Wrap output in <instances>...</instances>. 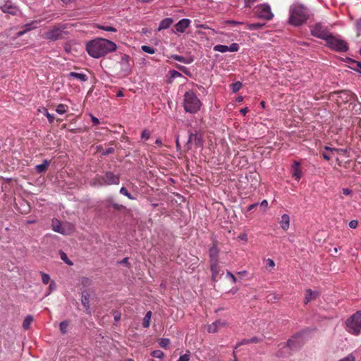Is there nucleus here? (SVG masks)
<instances>
[{
  "label": "nucleus",
  "mask_w": 361,
  "mask_h": 361,
  "mask_svg": "<svg viewBox=\"0 0 361 361\" xmlns=\"http://www.w3.org/2000/svg\"><path fill=\"white\" fill-rule=\"evenodd\" d=\"M116 49V44L104 38H97L86 44L88 54L95 59H99Z\"/></svg>",
  "instance_id": "1"
},
{
  "label": "nucleus",
  "mask_w": 361,
  "mask_h": 361,
  "mask_svg": "<svg viewBox=\"0 0 361 361\" xmlns=\"http://www.w3.org/2000/svg\"><path fill=\"white\" fill-rule=\"evenodd\" d=\"M309 18L308 10L302 5H294L290 10L289 23L294 26L305 23Z\"/></svg>",
  "instance_id": "2"
},
{
  "label": "nucleus",
  "mask_w": 361,
  "mask_h": 361,
  "mask_svg": "<svg viewBox=\"0 0 361 361\" xmlns=\"http://www.w3.org/2000/svg\"><path fill=\"white\" fill-rule=\"evenodd\" d=\"M201 104L200 100L192 91L185 93L183 106L185 111L191 114L196 113L200 110Z\"/></svg>",
  "instance_id": "3"
},
{
  "label": "nucleus",
  "mask_w": 361,
  "mask_h": 361,
  "mask_svg": "<svg viewBox=\"0 0 361 361\" xmlns=\"http://www.w3.org/2000/svg\"><path fill=\"white\" fill-rule=\"evenodd\" d=\"M326 46L331 50L337 52H345L348 49V43L339 35L331 33L325 40Z\"/></svg>",
  "instance_id": "4"
},
{
  "label": "nucleus",
  "mask_w": 361,
  "mask_h": 361,
  "mask_svg": "<svg viewBox=\"0 0 361 361\" xmlns=\"http://www.w3.org/2000/svg\"><path fill=\"white\" fill-rule=\"evenodd\" d=\"M346 330L353 335H359L361 333V311H357L350 316L345 322Z\"/></svg>",
  "instance_id": "5"
},
{
  "label": "nucleus",
  "mask_w": 361,
  "mask_h": 361,
  "mask_svg": "<svg viewBox=\"0 0 361 361\" xmlns=\"http://www.w3.org/2000/svg\"><path fill=\"white\" fill-rule=\"evenodd\" d=\"M64 26H55L48 30L43 34V37L46 39L56 41L64 39L67 35V32L64 30Z\"/></svg>",
  "instance_id": "6"
},
{
  "label": "nucleus",
  "mask_w": 361,
  "mask_h": 361,
  "mask_svg": "<svg viewBox=\"0 0 361 361\" xmlns=\"http://www.w3.org/2000/svg\"><path fill=\"white\" fill-rule=\"evenodd\" d=\"M311 35L317 38L326 40L331 34L327 27L322 23H317L310 26Z\"/></svg>",
  "instance_id": "7"
},
{
  "label": "nucleus",
  "mask_w": 361,
  "mask_h": 361,
  "mask_svg": "<svg viewBox=\"0 0 361 361\" xmlns=\"http://www.w3.org/2000/svg\"><path fill=\"white\" fill-rule=\"evenodd\" d=\"M254 12L259 18H263L267 20H271L274 16L271 11L270 6L265 4L257 6L254 8Z\"/></svg>",
  "instance_id": "8"
},
{
  "label": "nucleus",
  "mask_w": 361,
  "mask_h": 361,
  "mask_svg": "<svg viewBox=\"0 0 361 361\" xmlns=\"http://www.w3.org/2000/svg\"><path fill=\"white\" fill-rule=\"evenodd\" d=\"M203 141L202 135L197 131L195 133H190L188 136V140L187 142V147L188 149H191V145H194L197 147L202 146Z\"/></svg>",
  "instance_id": "9"
},
{
  "label": "nucleus",
  "mask_w": 361,
  "mask_h": 361,
  "mask_svg": "<svg viewBox=\"0 0 361 361\" xmlns=\"http://www.w3.org/2000/svg\"><path fill=\"white\" fill-rule=\"evenodd\" d=\"M219 262L220 261L209 262L210 270L212 272V280L214 282L219 281L224 273L219 265Z\"/></svg>",
  "instance_id": "10"
},
{
  "label": "nucleus",
  "mask_w": 361,
  "mask_h": 361,
  "mask_svg": "<svg viewBox=\"0 0 361 361\" xmlns=\"http://www.w3.org/2000/svg\"><path fill=\"white\" fill-rule=\"evenodd\" d=\"M0 8L2 12L11 14L13 16L17 15L19 11L18 8L11 1H6L3 6L0 7Z\"/></svg>",
  "instance_id": "11"
},
{
  "label": "nucleus",
  "mask_w": 361,
  "mask_h": 361,
  "mask_svg": "<svg viewBox=\"0 0 361 361\" xmlns=\"http://www.w3.org/2000/svg\"><path fill=\"white\" fill-rule=\"evenodd\" d=\"M299 346H300V343L297 341H295L293 338L289 339L287 341L286 344L284 345L283 347L281 348V351L279 353H280L279 355L280 356H283V355L282 354L283 350L287 351V353L289 354L290 353L288 352L289 350L296 349Z\"/></svg>",
  "instance_id": "12"
},
{
  "label": "nucleus",
  "mask_w": 361,
  "mask_h": 361,
  "mask_svg": "<svg viewBox=\"0 0 361 361\" xmlns=\"http://www.w3.org/2000/svg\"><path fill=\"white\" fill-rule=\"evenodd\" d=\"M106 185H118L120 183L119 176L114 174L113 172L107 171L105 173Z\"/></svg>",
  "instance_id": "13"
},
{
  "label": "nucleus",
  "mask_w": 361,
  "mask_h": 361,
  "mask_svg": "<svg viewBox=\"0 0 361 361\" xmlns=\"http://www.w3.org/2000/svg\"><path fill=\"white\" fill-rule=\"evenodd\" d=\"M338 94H340V97L345 102H355L357 99V96L350 91L343 90L339 92Z\"/></svg>",
  "instance_id": "14"
},
{
  "label": "nucleus",
  "mask_w": 361,
  "mask_h": 361,
  "mask_svg": "<svg viewBox=\"0 0 361 361\" xmlns=\"http://www.w3.org/2000/svg\"><path fill=\"white\" fill-rule=\"evenodd\" d=\"M300 166V162L295 161L291 168L292 176L296 180H299L302 177V170Z\"/></svg>",
  "instance_id": "15"
},
{
  "label": "nucleus",
  "mask_w": 361,
  "mask_h": 361,
  "mask_svg": "<svg viewBox=\"0 0 361 361\" xmlns=\"http://www.w3.org/2000/svg\"><path fill=\"white\" fill-rule=\"evenodd\" d=\"M190 20L183 18L175 25V29L176 32L183 33L189 27L190 24Z\"/></svg>",
  "instance_id": "16"
},
{
  "label": "nucleus",
  "mask_w": 361,
  "mask_h": 361,
  "mask_svg": "<svg viewBox=\"0 0 361 361\" xmlns=\"http://www.w3.org/2000/svg\"><path fill=\"white\" fill-rule=\"evenodd\" d=\"M219 250L216 244H214L209 250V262L219 261Z\"/></svg>",
  "instance_id": "17"
},
{
  "label": "nucleus",
  "mask_w": 361,
  "mask_h": 361,
  "mask_svg": "<svg viewBox=\"0 0 361 361\" xmlns=\"http://www.w3.org/2000/svg\"><path fill=\"white\" fill-rule=\"evenodd\" d=\"M226 326V322L221 320H217L208 326V331L209 333H216L219 329Z\"/></svg>",
  "instance_id": "18"
},
{
  "label": "nucleus",
  "mask_w": 361,
  "mask_h": 361,
  "mask_svg": "<svg viewBox=\"0 0 361 361\" xmlns=\"http://www.w3.org/2000/svg\"><path fill=\"white\" fill-rule=\"evenodd\" d=\"M90 294L87 290H85L82 293L81 302L85 310L88 312L90 310Z\"/></svg>",
  "instance_id": "19"
},
{
  "label": "nucleus",
  "mask_w": 361,
  "mask_h": 361,
  "mask_svg": "<svg viewBox=\"0 0 361 361\" xmlns=\"http://www.w3.org/2000/svg\"><path fill=\"white\" fill-rule=\"evenodd\" d=\"M51 161L44 159L41 164H37L35 166V171L38 173H45L50 165Z\"/></svg>",
  "instance_id": "20"
},
{
  "label": "nucleus",
  "mask_w": 361,
  "mask_h": 361,
  "mask_svg": "<svg viewBox=\"0 0 361 361\" xmlns=\"http://www.w3.org/2000/svg\"><path fill=\"white\" fill-rule=\"evenodd\" d=\"M318 294L317 292L312 291L311 289L306 290L305 296V303L307 304L309 302L315 300Z\"/></svg>",
  "instance_id": "21"
},
{
  "label": "nucleus",
  "mask_w": 361,
  "mask_h": 361,
  "mask_svg": "<svg viewBox=\"0 0 361 361\" xmlns=\"http://www.w3.org/2000/svg\"><path fill=\"white\" fill-rule=\"evenodd\" d=\"M290 217L288 214H283L281 216L280 221V225L283 230L287 231L289 228Z\"/></svg>",
  "instance_id": "22"
},
{
  "label": "nucleus",
  "mask_w": 361,
  "mask_h": 361,
  "mask_svg": "<svg viewBox=\"0 0 361 361\" xmlns=\"http://www.w3.org/2000/svg\"><path fill=\"white\" fill-rule=\"evenodd\" d=\"M171 58L185 64H190L193 61V59L192 57L185 58L184 56L176 54L172 55Z\"/></svg>",
  "instance_id": "23"
},
{
  "label": "nucleus",
  "mask_w": 361,
  "mask_h": 361,
  "mask_svg": "<svg viewBox=\"0 0 361 361\" xmlns=\"http://www.w3.org/2000/svg\"><path fill=\"white\" fill-rule=\"evenodd\" d=\"M173 23V19L166 18L159 23V30L161 29H167Z\"/></svg>",
  "instance_id": "24"
},
{
  "label": "nucleus",
  "mask_w": 361,
  "mask_h": 361,
  "mask_svg": "<svg viewBox=\"0 0 361 361\" xmlns=\"http://www.w3.org/2000/svg\"><path fill=\"white\" fill-rule=\"evenodd\" d=\"M52 226H53V230L54 231L62 233V234H66L65 230L63 229L61 224L58 220H56V219L53 220Z\"/></svg>",
  "instance_id": "25"
},
{
  "label": "nucleus",
  "mask_w": 361,
  "mask_h": 361,
  "mask_svg": "<svg viewBox=\"0 0 361 361\" xmlns=\"http://www.w3.org/2000/svg\"><path fill=\"white\" fill-rule=\"evenodd\" d=\"M94 185L99 186L107 185L105 176L97 175L94 178Z\"/></svg>",
  "instance_id": "26"
},
{
  "label": "nucleus",
  "mask_w": 361,
  "mask_h": 361,
  "mask_svg": "<svg viewBox=\"0 0 361 361\" xmlns=\"http://www.w3.org/2000/svg\"><path fill=\"white\" fill-rule=\"evenodd\" d=\"M69 77L75 78L80 81L85 82L87 80V76L84 73L71 72Z\"/></svg>",
  "instance_id": "27"
},
{
  "label": "nucleus",
  "mask_w": 361,
  "mask_h": 361,
  "mask_svg": "<svg viewBox=\"0 0 361 361\" xmlns=\"http://www.w3.org/2000/svg\"><path fill=\"white\" fill-rule=\"evenodd\" d=\"M33 322V317L32 315H27L23 322V327L24 329H29L32 322Z\"/></svg>",
  "instance_id": "28"
},
{
  "label": "nucleus",
  "mask_w": 361,
  "mask_h": 361,
  "mask_svg": "<svg viewBox=\"0 0 361 361\" xmlns=\"http://www.w3.org/2000/svg\"><path fill=\"white\" fill-rule=\"evenodd\" d=\"M68 326L69 322L67 320L63 321L60 323L59 329L62 334H66L67 333Z\"/></svg>",
  "instance_id": "29"
},
{
  "label": "nucleus",
  "mask_w": 361,
  "mask_h": 361,
  "mask_svg": "<svg viewBox=\"0 0 361 361\" xmlns=\"http://www.w3.org/2000/svg\"><path fill=\"white\" fill-rule=\"evenodd\" d=\"M68 106L66 104H60L56 108V111L59 114H63L68 111Z\"/></svg>",
  "instance_id": "30"
},
{
  "label": "nucleus",
  "mask_w": 361,
  "mask_h": 361,
  "mask_svg": "<svg viewBox=\"0 0 361 361\" xmlns=\"http://www.w3.org/2000/svg\"><path fill=\"white\" fill-rule=\"evenodd\" d=\"M264 25V24H262V23H248L246 25V27L250 30H259V29H261L262 27H263V26Z\"/></svg>",
  "instance_id": "31"
},
{
  "label": "nucleus",
  "mask_w": 361,
  "mask_h": 361,
  "mask_svg": "<svg viewBox=\"0 0 361 361\" xmlns=\"http://www.w3.org/2000/svg\"><path fill=\"white\" fill-rule=\"evenodd\" d=\"M152 312L150 311L147 312L146 315L145 316L142 322V326L145 328H147L149 326L150 319H151Z\"/></svg>",
  "instance_id": "32"
},
{
  "label": "nucleus",
  "mask_w": 361,
  "mask_h": 361,
  "mask_svg": "<svg viewBox=\"0 0 361 361\" xmlns=\"http://www.w3.org/2000/svg\"><path fill=\"white\" fill-rule=\"evenodd\" d=\"M59 255H60V258H61V260H63V261L66 264H67L68 265L71 266V265H73V262H72V261H71V260L68 259V257L67 255H66L63 251L60 250V251H59Z\"/></svg>",
  "instance_id": "33"
},
{
  "label": "nucleus",
  "mask_w": 361,
  "mask_h": 361,
  "mask_svg": "<svg viewBox=\"0 0 361 361\" xmlns=\"http://www.w3.org/2000/svg\"><path fill=\"white\" fill-rule=\"evenodd\" d=\"M171 345V341L168 338H161L159 341V346L164 349H169Z\"/></svg>",
  "instance_id": "34"
},
{
  "label": "nucleus",
  "mask_w": 361,
  "mask_h": 361,
  "mask_svg": "<svg viewBox=\"0 0 361 361\" xmlns=\"http://www.w3.org/2000/svg\"><path fill=\"white\" fill-rule=\"evenodd\" d=\"M214 50L216 51L221 52V53L228 51V46L222 45V44L215 45L214 47Z\"/></svg>",
  "instance_id": "35"
},
{
  "label": "nucleus",
  "mask_w": 361,
  "mask_h": 361,
  "mask_svg": "<svg viewBox=\"0 0 361 361\" xmlns=\"http://www.w3.org/2000/svg\"><path fill=\"white\" fill-rule=\"evenodd\" d=\"M97 27H98L100 30H104V31H107V32H116L117 31L116 28H115L114 27H111V26H109V25H97Z\"/></svg>",
  "instance_id": "36"
},
{
  "label": "nucleus",
  "mask_w": 361,
  "mask_h": 361,
  "mask_svg": "<svg viewBox=\"0 0 361 361\" xmlns=\"http://www.w3.org/2000/svg\"><path fill=\"white\" fill-rule=\"evenodd\" d=\"M241 87H242V83L239 81L235 82L231 85V89L234 93L239 91Z\"/></svg>",
  "instance_id": "37"
},
{
  "label": "nucleus",
  "mask_w": 361,
  "mask_h": 361,
  "mask_svg": "<svg viewBox=\"0 0 361 361\" xmlns=\"http://www.w3.org/2000/svg\"><path fill=\"white\" fill-rule=\"evenodd\" d=\"M120 193L126 196L128 198H129L130 200H133L134 198L133 197V196L131 195V194L130 192H128V191L127 190V189L124 187H122L121 189H120Z\"/></svg>",
  "instance_id": "38"
},
{
  "label": "nucleus",
  "mask_w": 361,
  "mask_h": 361,
  "mask_svg": "<svg viewBox=\"0 0 361 361\" xmlns=\"http://www.w3.org/2000/svg\"><path fill=\"white\" fill-rule=\"evenodd\" d=\"M41 276H42V281L44 284H48L50 282L51 279H50V276L49 274L42 272Z\"/></svg>",
  "instance_id": "39"
},
{
  "label": "nucleus",
  "mask_w": 361,
  "mask_h": 361,
  "mask_svg": "<svg viewBox=\"0 0 361 361\" xmlns=\"http://www.w3.org/2000/svg\"><path fill=\"white\" fill-rule=\"evenodd\" d=\"M142 50L146 53H148V54H154L155 51H154V49L151 47H149V46H147V45H142V47H141Z\"/></svg>",
  "instance_id": "40"
},
{
  "label": "nucleus",
  "mask_w": 361,
  "mask_h": 361,
  "mask_svg": "<svg viewBox=\"0 0 361 361\" xmlns=\"http://www.w3.org/2000/svg\"><path fill=\"white\" fill-rule=\"evenodd\" d=\"M44 115L48 118L49 123H53L55 119V116L54 114H51L48 112L47 109L44 110Z\"/></svg>",
  "instance_id": "41"
},
{
  "label": "nucleus",
  "mask_w": 361,
  "mask_h": 361,
  "mask_svg": "<svg viewBox=\"0 0 361 361\" xmlns=\"http://www.w3.org/2000/svg\"><path fill=\"white\" fill-rule=\"evenodd\" d=\"M228 51L235 52L239 49V45L237 43H232L229 47L228 46Z\"/></svg>",
  "instance_id": "42"
},
{
  "label": "nucleus",
  "mask_w": 361,
  "mask_h": 361,
  "mask_svg": "<svg viewBox=\"0 0 361 361\" xmlns=\"http://www.w3.org/2000/svg\"><path fill=\"white\" fill-rule=\"evenodd\" d=\"M36 25H37L36 22H32L30 23H27V24L25 25L24 27H25L26 31L27 32V31H30V30H32L36 28L37 27Z\"/></svg>",
  "instance_id": "43"
},
{
  "label": "nucleus",
  "mask_w": 361,
  "mask_h": 361,
  "mask_svg": "<svg viewBox=\"0 0 361 361\" xmlns=\"http://www.w3.org/2000/svg\"><path fill=\"white\" fill-rule=\"evenodd\" d=\"M260 340L257 337H253L250 339H245L242 341V344H247L250 343H258Z\"/></svg>",
  "instance_id": "44"
},
{
  "label": "nucleus",
  "mask_w": 361,
  "mask_h": 361,
  "mask_svg": "<svg viewBox=\"0 0 361 361\" xmlns=\"http://www.w3.org/2000/svg\"><path fill=\"white\" fill-rule=\"evenodd\" d=\"M338 361H355V356L353 353H350L346 357L339 360Z\"/></svg>",
  "instance_id": "45"
},
{
  "label": "nucleus",
  "mask_w": 361,
  "mask_h": 361,
  "mask_svg": "<svg viewBox=\"0 0 361 361\" xmlns=\"http://www.w3.org/2000/svg\"><path fill=\"white\" fill-rule=\"evenodd\" d=\"M115 152V149L114 147H109L107 148L106 149L104 150L102 152V154L104 155V156H107L109 154H114Z\"/></svg>",
  "instance_id": "46"
},
{
  "label": "nucleus",
  "mask_w": 361,
  "mask_h": 361,
  "mask_svg": "<svg viewBox=\"0 0 361 361\" xmlns=\"http://www.w3.org/2000/svg\"><path fill=\"white\" fill-rule=\"evenodd\" d=\"M356 27H357V37H361V18L357 21Z\"/></svg>",
  "instance_id": "47"
},
{
  "label": "nucleus",
  "mask_w": 361,
  "mask_h": 361,
  "mask_svg": "<svg viewBox=\"0 0 361 361\" xmlns=\"http://www.w3.org/2000/svg\"><path fill=\"white\" fill-rule=\"evenodd\" d=\"M150 137V133L149 130H145L142 133V135H141V137H142V140L146 141Z\"/></svg>",
  "instance_id": "48"
},
{
  "label": "nucleus",
  "mask_w": 361,
  "mask_h": 361,
  "mask_svg": "<svg viewBox=\"0 0 361 361\" xmlns=\"http://www.w3.org/2000/svg\"><path fill=\"white\" fill-rule=\"evenodd\" d=\"M353 64L355 65V67H353V68L356 70L357 72L361 73V63L353 61Z\"/></svg>",
  "instance_id": "49"
},
{
  "label": "nucleus",
  "mask_w": 361,
  "mask_h": 361,
  "mask_svg": "<svg viewBox=\"0 0 361 361\" xmlns=\"http://www.w3.org/2000/svg\"><path fill=\"white\" fill-rule=\"evenodd\" d=\"M226 276L231 279L233 283H235L237 282V278L230 271H227Z\"/></svg>",
  "instance_id": "50"
},
{
  "label": "nucleus",
  "mask_w": 361,
  "mask_h": 361,
  "mask_svg": "<svg viewBox=\"0 0 361 361\" xmlns=\"http://www.w3.org/2000/svg\"><path fill=\"white\" fill-rule=\"evenodd\" d=\"M190 360V355L184 354L180 355L178 360V361H189Z\"/></svg>",
  "instance_id": "51"
},
{
  "label": "nucleus",
  "mask_w": 361,
  "mask_h": 361,
  "mask_svg": "<svg viewBox=\"0 0 361 361\" xmlns=\"http://www.w3.org/2000/svg\"><path fill=\"white\" fill-rule=\"evenodd\" d=\"M266 264H267V267H270V268H274L275 266V263H274V260H272L271 259H267L266 260Z\"/></svg>",
  "instance_id": "52"
},
{
  "label": "nucleus",
  "mask_w": 361,
  "mask_h": 361,
  "mask_svg": "<svg viewBox=\"0 0 361 361\" xmlns=\"http://www.w3.org/2000/svg\"><path fill=\"white\" fill-rule=\"evenodd\" d=\"M358 225L357 220H352L349 222V227L351 228H355Z\"/></svg>",
  "instance_id": "53"
},
{
  "label": "nucleus",
  "mask_w": 361,
  "mask_h": 361,
  "mask_svg": "<svg viewBox=\"0 0 361 361\" xmlns=\"http://www.w3.org/2000/svg\"><path fill=\"white\" fill-rule=\"evenodd\" d=\"M111 206L113 207V208H114V209H116V210H118V211L123 208V205L119 204H118V203H115V202H114V203H112V205H111Z\"/></svg>",
  "instance_id": "54"
},
{
  "label": "nucleus",
  "mask_w": 361,
  "mask_h": 361,
  "mask_svg": "<svg viewBox=\"0 0 361 361\" xmlns=\"http://www.w3.org/2000/svg\"><path fill=\"white\" fill-rule=\"evenodd\" d=\"M245 7H250L256 0H244Z\"/></svg>",
  "instance_id": "55"
},
{
  "label": "nucleus",
  "mask_w": 361,
  "mask_h": 361,
  "mask_svg": "<svg viewBox=\"0 0 361 361\" xmlns=\"http://www.w3.org/2000/svg\"><path fill=\"white\" fill-rule=\"evenodd\" d=\"M170 74L171 78H176L181 75V74L176 71H170Z\"/></svg>",
  "instance_id": "56"
},
{
  "label": "nucleus",
  "mask_w": 361,
  "mask_h": 361,
  "mask_svg": "<svg viewBox=\"0 0 361 361\" xmlns=\"http://www.w3.org/2000/svg\"><path fill=\"white\" fill-rule=\"evenodd\" d=\"M91 120L94 126H97L99 124V121L97 118L94 116H91Z\"/></svg>",
  "instance_id": "57"
},
{
  "label": "nucleus",
  "mask_w": 361,
  "mask_h": 361,
  "mask_svg": "<svg viewBox=\"0 0 361 361\" xmlns=\"http://www.w3.org/2000/svg\"><path fill=\"white\" fill-rule=\"evenodd\" d=\"M177 68L182 72L185 73V74H189V72L187 69V68H185V66H178Z\"/></svg>",
  "instance_id": "58"
},
{
  "label": "nucleus",
  "mask_w": 361,
  "mask_h": 361,
  "mask_svg": "<svg viewBox=\"0 0 361 361\" xmlns=\"http://www.w3.org/2000/svg\"><path fill=\"white\" fill-rule=\"evenodd\" d=\"M322 157H323L324 159H326V160H327V161L330 160V159H331V156H330L329 154H328L327 153H326L325 152H323L322 153Z\"/></svg>",
  "instance_id": "59"
},
{
  "label": "nucleus",
  "mask_w": 361,
  "mask_h": 361,
  "mask_svg": "<svg viewBox=\"0 0 361 361\" xmlns=\"http://www.w3.org/2000/svg\"><path fill=\"white\" fill-rule=\"evenodd\" d=\"M342 192H343V194L345 195H349L352 193V191L348 188H343Z\"/></svg>",
  "instance_id": "60"
},
{
  "label": "nucleus",
  "mask_w": 361,
  "mask_h": 361,
  "mask_svg": "<svg viewBox=\"0 0 361 361\" xmlns=\"http://www.w3.org/2000/svg\"><path fill=\"white\" fill-rule=\"evenodd\" d=\"M258 205V203H254L252 204H250L248 207H247V211H251L252 209H254L255 208H256Z\"/></svg>",
  "instance_id": "61"
},
{
  "label": "nucleus",
  "mask_w": 361,
  "mask_h": 361,
  "mask_svg": "<svg viewBox=\"0 0 361 361\" xmlns=\"http://www.w3.org/2000/svg\"><path fill=\"white\" fill-rule=\"evenodd\" d=\"M105 202H106V203H108V204H111V205H112V203H114V202L113 197H109L106 198V199L105 200Z\"/></svg>",
  "instance_id": "62"
},
{
  "label": "nucleus",
  "mask_w": 361,
  "mask_h": 361,
  "mask_svg": "<svg viewBox=\"0 0 361 361\" xmlns=\"http://www.w3.org/2000/svg\"><path fill=\"white\" fill-rule=\"evenodd\" d=\"M8 44L3 41H0V50L3 49L5 47H7Z\"/></svg>",
  "instance_id": "63"
},
{
  "label": "nucleus",
  "mask_w": 361,
  "mask_h": 361,
  "mask_svg": "<svg viewBox=\"0 0 361 361\" xmlns=\"http://www.w3.org/2000/svg\"><path fill=\"white\" fill-rule=\"evenodd\" d=\"M247 112H248V109H247V107H246V108H244V109H242L240 110V113H241L243 116L246 115V114H247Z\"/></svg>",
  "instance_id": "64"
}]
</instances>
